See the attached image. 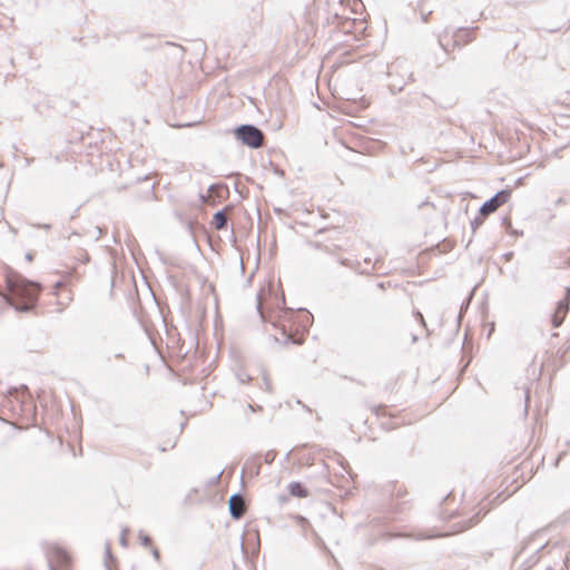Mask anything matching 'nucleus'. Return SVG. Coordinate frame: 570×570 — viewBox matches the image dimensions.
<instances>
[{"label": "nucleus", "mask_w": 570, "mask_h": 570, "mask_svg": "<svg viewBox=\"0 0 570 570\" xmlns=\"http://www.w3.org/2000/svg\"><path fill=\"white\" fill-rule=\"evenodd\" d=\"M51 570H56L53 567H51Z\"/></svg>", "instance_id": "12"}, {"label": "nucleus", "mask_w": 570, "mask_h": 570, "mask_svg": "<svg viewBox=\"0 0 570 570\" xmlns=\"http://www.w3.org/2000/svg\"><path fill=\"white\" fill-rule=\"evenodd\" d=\"M510 197V193L508 190H500L489 200H487L480 208V213L483 215H489L497 210L501 205L505 204Z\"/></svg>", "instance_id": "2"}, {"label": "nucleus", "mask_w": 570, "mask_h": 570, "mask_svg": "<svg viewBox=\"0 0 570 570\" xmlns=\"http://www.w3.org/2000/svg\"><path fill=\"white\" fill-rule=\"evenodd\" d=\"M26 258H27V261H31V259H32V257H31V255H30V254H27V255H26Z\"/></svg>", "instance_id": "11"}, {"label": "nucleus", "mask_w": 570, "mask_h": 570, "mask_svg": "<svg viewBox=\"0 0 570 570\" xmlns=\"http://www.w3.org/2000/svg\"><path fill=\"white\" fill-rule=\"evenodd\" d=\"M568 305L569 304L567 297L558 302L556 312L552 316V324L554 327H558L563 322V318L568 312Z\"/></svg>", "instance_id": "4"}, {"label": "nucleus", "mask_w": 570, "mask_h": 570, "mask_svg": "<svg viewBox=\"0 0 570 570\" xmlns=\"http://www.w3.org/2000/svg\"><path fill=\"white\" fill-rule=\"evenodd\" d=\"M153 554H154L155 559H157V560L159 559V552L157 549H154Z\"/></svg>", "instance_id": "10"}, {"label": "nucleus", "mask_w": 570, "mask_h": 570, "mask_svg": "<svg viewBox=\"0 0 570 570\" xmlns=\"http://www.w3.org/2000/svg\"><path fill=\"white\" fill-rule=\"evenodd\" d=\"M229 513L234 519H239L244 514L245 503L240 494L235 493L229 498Z\"/></svg>", "instance_id": "3"}, {"label": "nucleus", "mask_w": 570, "mask_h": 570, "mask_svg": "<svg viewBox=\"0 0 570 570\" xmlns=\"http://www.w3.org/2000/svg\"><path fill=\"white\" fill-rule=\"evenodd\" d=\"M236 137L250 148H258L263 142L262 131L253 125H242L236 129Z\"/></svg>", "instance_id": "1"}, {"label": "nucleus", "mask_w": 570, "mask_h": 570, "mask_svg": "<svg viewBox=\"0 0 570 570\" xmlns=\"http://www.w3.org/2000/svg\"><path fill=\"white\" fill-rule=\"evenodd\" d=\"M120 542L124 547H126L127 542H126V531L122 532L121 534V538H120Z\"/></svg>", "instance_id": "8"}, {"label": "nucleus", "mask_w": 570, "mask_h": 570, "mask_svg": "<svg viewBox=\"0 0 570 570\" xmlns=\"http://www.w3.org/2000/svg\"><path fill=\"white\" fill-rule=\"evenodd\" d=\"M288 492L293 497L307 498L308 491L299 482H291L288 484Z\"/></svg>", "instance_id": "5"}, {"label": "nucleus", "mask_w": 570, "mask_h": 570, "mask_svg": "<svg viewBox=\"0 0 570 570\" xmlns=\"http://www.w3.org/2000/svg\"><path fill=\"white\" fill-rule=\"evenodd\" d=\"M141 543L147 546L149 543V538L147 535L140 534Z\"/></svg>", "instance_id": "7"}, {"label": "nucleus", "mask_w": 570, "mask_h": 570, "mask_svg": "<svg viewBox=\"0 0 570 570\" xmlns=\"http://www.w3.org/2000/svg\"><path fill=\"white\" fill-rule=\"evenodd\" d=\"M530 392L528 391L527 394H525V403L529 404L530 402ZM528 411V405H525V412Z\"/></svg>", "instance_id": "9"}, {"label": "nucleus", "mask_w": 570, "mask_h": 570, "mask_svg": "<svg viewBox=\"0 0 570 570\" xmlns=\"http://www.w3.org/2000/svg\"><path fill=\"white\" fill-rule=\"evenodd\" d=\"M225 224H226L225 214L223 212L215 213L214 217H213V225L215 226V228L220 229L225 226Z\"/></svg>", "instance_id": "6"}]
</instances>
